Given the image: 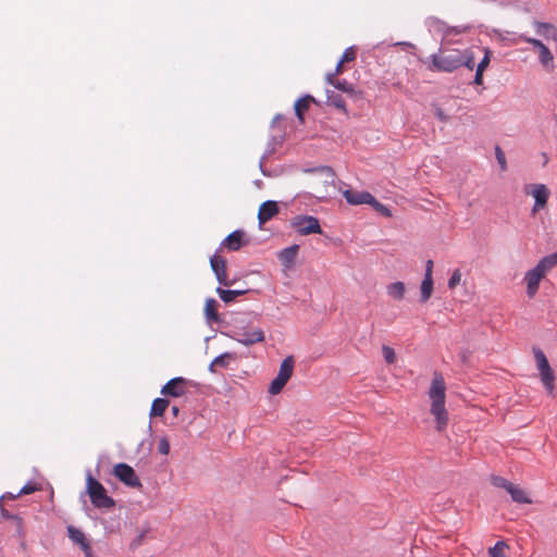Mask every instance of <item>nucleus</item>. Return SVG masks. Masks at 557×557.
<instances>
[{
    "mask_svg": "<svg viewBox=\"0 0 557 557\" xmlns=\"http://www.w3.org/2000/svg\"><path fill=\"white\" fill-rule=\"evenodd\" d=\"M171 412H172V414H173L174 417H177V416H178V413H180V408H178L177 406H173V407L171 408Z\"/></svg>",
    "mask_w": 557,
    "mask_h": 557,
    "instance_id": "nucleus-54",
    "label": "nucleus"
},
{
    "mask_svg": "<svg viewBox=\"0 0 557 557\" xmlns=\"http://www.w3.org/2000/svg\"><path fill=\"white\" fill-rule=\"evenodd\" d=\"M505 548L507 545L503 541H498L493 547L490 548L491 557H507L505 555Z\"/></svg>",
    "mask_w": 557,
    "mask_h": 557,
    "instance_id": "nucleus-32",
    "label": "nucleus"
},
{
    "mask_svg": "<svg viewBox=\"0 0 557 557\" xmlns=\"http://www.w3.org/2000/svg\"><path fill=\"white\" fill-rule=\"evenodd\" d=\"M336 76H337L336 73H333V72L329 73L326 75L327 84H330V85H332L334 87L335 81H338V78H336Z\"/></svg>",
    "mask_w": 557,
    "mask_h": 557,
    "instance_id": "nucleus-51",
    "label": "nucleus"
},
{
    "mask_svg": "<svg viewBox=\"0 0 557 557\" xmlns=\"http://www.w3.org/2000/svg\"><path fill=\"white\" fill-rule=\"evenodd\" d=\"M290 225L300 235L322 234L318 218L312 215H296L292 219Z\"/></svg>",
    "mask_w": 557,
    "mask_h": 557,
    "instance_id": "nucleus-6",
    "label": "nucleus"
},
{
    "mask_svg": "<svg viewBox=\"0 0 557 557\" xmlns=\"http://www.w3.org/2000/svg\"><path fill=\"white\" fill-rule=\"evenodd\" d=\"M491 483L496 487L506 490L507 492H508V488H510L512 485L511 482H509L508 480H506L505 478L499 476V475H492Z\"/></svg>",
    "mask_w": 557,
    "mask_h": 557,
    "instance_id": "nucleus-34",
    "label": "nucleus"
},
{
    "mask_svg": "<svg viewBox=\"0 0 557 557\" xmlns=\"http://www.w3.org/2000/svg\"><path fill=\"white\" fill-rule=\"evenodd\" d=\"M278 213V206L274 200L264 201L258 212V220L260 224H263L271 220L274 215Z\"/></svg>",
    "mask_w": 557,
    "mask_h": 557,
    "instance_id": "nucleus-15",
    "label": "nucleus"
},
{
    "mask_svg": "<svg viewBox=\"0 0 557 557\" xmlns=\"http://www.w3.org/2000/svg\"><path fill=\"white\" fill-rule=\"evenodd\" d=\"M397 45H408V44L405 41H401V42H398Z\"/></svg>",
    "mask_w": 557,
    "mask_h": 557,
    "instance_id": "nucleus-58",
    "label": "nucleus"
},
{
    "mask_svg": "<svg viewBox=\"0 0 557 557\" xmlns=\"http://www.w3.org/2000/svg\"><path fill=\"white\" fill-rule=\"evenodd\" d=\"M432 271H433V261L428 260L426 264H425L424 277L432 276Z\"/></svg>",
    "mask_w": 557,
    "mask_h": 557,
    "instance_id": "nucleus-50",
    "label": "nucleus"
},
{
    "mask_svg": "<svg viewBox=\"0 0 557 557\" xmlns=\"http://www.w3.org/2000/svg\"><path fill=\"white\" fill-rule=\"evenodd\" d=\"M507 493L510 495L512 502H515L517 504H531L532 503V499L529 497L527 492L513 483H512L511 487L508 488Z\"/></svg>",
    "mask_w": 557,
    "mask_h": 557,
    "instance_id": "nucleus-21",
    "label": "nucleus"
},
{
    "mask_svg": "<svg viewBox=\"0 0 557 557\" xmlns=\"http://www.w3.org/2000/svg\"><path fill=\"white\" fill-rule=\"evenodd\" d=\"M495 157L498 162L499 169L502 171H506L507 170L506 156H505V152L503 151V149L498 145L495 146Z\"/></svg>",
    "mask_w": 557,
    "mask_h": 557,
    "instance_id": "nucleus-36",
    "label": "nucleus"
},
{
    "mask_svg": "<svg viewBox=\"0 0 557 557\" xmlns=\"http://www.w3.org/2000/svg\"><path fill=\"white\" fill-rule=\"evenodd\" d=\"M299 246L298 245H292L289 247H286L282 249L278 252V260L283 267L286 269H289L295 263L296 257L298 255Z\"/></svg>",
    "mask_w": 557,
    "mask_h": 557,
    "instance_id": "nucleus-16",
    "label": "nucleus"
},
{
    "mask_svg": "<svg viewBox=\"0 0 557 557\" xmlns=\"http://www.w3.org/2000/svg\"><path fill=\"white\" fill-rule=\"evenodd\" d=\"M375 211H377L379 213H381L382 215L386 216V218H389L392 216V211L391 209L381 203L380 201L376 200V198H374V201L372 202V205H370Z\"/></svg>",
    "mask_w": 557,
    "mask_h": 557,
    "instance_id": "nucleus-37",
    "label": "nucleus"
},
{
    "mask_svg": "<svg viewBox=\"0 0 557 557\" xmlns=\"http://www.w3.org/2000/svg\"><path fill=\"white\" fill-rule=\"evenodd\" d=\"M534 357H535L536 366H537L540 373L542 371H546V370L550 369L548 360H547L545 354L541 349H536L534 351Z\"/></svg>",
    "mask_w": 557,
    "mask_h": 557,
    "instance_id": "nucleus-30",
    "label": "nucleus"
},
{
    "mask_svg": "<svg viewBox=\"0 0 557 557\" xmlns=\"http://www.w3.org/2000/svg\"><path fill=\"white\" fill-rule=\"evenodd\" d=\"M459 63H460V67L465 66V67L469 69L470 71H472L475 66L473 52L469 49L459 51Z\"/></svg>",
    "mask_w": 557,
    "mask_h": 557,
    "instance_id": "nucleus-29",
    "label": "nucleus"
},
{
    "mask_svg": "<svg viewBox=\"0 0 557 557\" xmlns=\"http://www.w3.org/2000/svg\"><path fill=\"white\" fill-rule=\"evenodd\" d=\"M314 98L311 95H305L304 97L296 100L294 104V111L297 119L302 123L305 121L304 113L308 110L310 102H313Z\"/></svg>",
    "mask_w": 557,
    "mask_h": 557,
    "instance_id": "nucleus-19",
    "label": "nucleus"
},
{
    "mask_svg": "<svg viewBox=\"0 0 557 557\" xmlns=\"http://www.w3.org/2000/svg\"><path fill=\"white\" fill-rule=\"evenodd\" d=\"M344 197L349 205H372L374 201V196L369 191H354L351 189H346L344 191Z\"/></svg>",
    "mask_w": 557,
    "mask_h": 557,
    "instance_id": "nucleus-13",
    "label": "nucleus"
},
{
    "mask_svg": "<svg viewBox=\"0 0 557 557\" xmlns=\"http://www.w3.org/2000/svg\"><path fill=\"white\" fill-rule=\"evenodd\" d=\"M247 292V289H224L221 286L216 287V294L221 300L226 304L234 301L238 296H242Z\"/></svg>",
    "mask_w": 557,
    "mask_h": 557,
    "instance_id": "nucleus-22",
    "label": "nucleus"
},
{
    "mask_svg": "<svg viewBox=\"0 0 557 557\" xmlns=\"http://www.w3.org/2000/svg\"><path fill=\"white\" fill-rule=\"evenodd\" d=\"M420 290H421L420 301L426 302L430 299V297L432 295V290H433V277L432 276L423 277V280L421 282Z\"/></svg>",
    "mask_w": 557,
    "mask_h": 557,
    "instance_id": "nucleus-26",
    "label": "nucleus"
},
{
    "mask_svg": "<svg viewBox=\"0 0 557 557\" xmlns=\"http://www.w3.org/2000/svg\"><path fill=\"white\" fill-rule=\"evenodd\" d=\"M382 352H383L384 360L387 363L391 364V363L395 362L396 355H395V351H394V349L392 347L384 345L382 347Z\"/></svg>",
    "mask_w": 557,
    "mask_h": 557,
    "instance_id": "nucleus-41",
    "label": "nucleus"
},
{
    "mask_svg": "<svg viewBox=\"0 0 557 557\" xmlns=\"http://www.w3.org/2000/svg\"><path fill=\"white\" fill-rule=\"evenodd\" d=\"M305 172L307 173H323L325 174V183L327 184H333L334 181H335V172L333 171V169L331 166H327V165H320V166H315V168H310V169H306Z\"/></svg>",
    "mask_w": 557,
    "mask_h": 557,
    "instance_id": "nucleus-28",
    "label": "nucleus"
},
{
    "mask_svg": "<svg viewBox=\"0 0 557 557\" xmlns=\"http://www.w3.org/2000/svg\"><path fill=\"white\" fill-rule=\"evenodd\" d=\"M0 509H1L4 518H7V519L11 518V515L9 512H7L1 506H0Z\"/></svg>",
    "mask_w": 557,
    "mask_h": 557,
    "instance_id": "nucleus-57",
    "label": "nucleus"
},
{
    "mask_svg": "<svg viewBox=\"0 0 557 557\" xmlns=\"http://www.w3.org/2000/svg\"><path fill=\"white\" fill-rule=\"evenodd\" d=\"M460 280H461V273L458 269H456L453 272V274L450 275V277L448 278V283H447L448 288H450V289L455 288L460 283Z\"/></svg>",
    "mask_w": 557,
    "mask_h": 557,
    "instance_id": "nucleus-42",
    "label": "nucleus"
},
{
    "mask_svg": "<svg viewBox=\"0 0 557 557\" xmlns=\"http://www.w3.org/2000/svg\"><path fill=\"white\" fill-rule=\"evenodd\" d=\"M37 490L38 487L35 484L28 482L16 493V496L32 494Z\"/></svg>",
    "mask_w": 557,
    "mask_h": 557,
    "instance_id": "nucleus-46",
    "label": "nucleus"
},
{
    "mask_svg": "<svg viewBox=\"0 0 557 557\" xmlns=\"http://www.w3.org/2000/svg\"><path fill=\"white\" fill-rule=\"evenodd\" d=\"M429 26H430V28H433L434 30L444 33V34H445V30L447 29L446 23H444L443 21H441L440 18H436V17H431L429 20Z\"/></svg>",
    "mask_w": 557,
    "mask_h": 557,
    "instance_id": "nucleus-38",
    "label": "nucleus"
},
{
    "mask_svg": "<svg viewBox=\"0 0 557 557\" xmlns=\"http://www.w3.org/2000/svg\"><path fill=\"white\" fill-rule=\"evenodd\" d=\"M491 54H492L491 50L488 48H484V55H483L482 60L479 62V64L476 65L475 70H478L480 72H484L485 69L490 64Z\"/></svg>",
    "mask_w": 557,
    "mask_h": 557,
    "instance_id": "nucleus-39",
    "label": "nucleus"
},
{
    "mask_svg": "<svg viewBox=\"0 0 557 557\" xmlns=\"http://www.w3.org/2000/svg\"><path fill=\"white\" fill-rule=\"evenodd\" d=\"M540 377H541V381H542L543 386L546 389V392L549 395H553V392H554V388H555V385H554L555 373H554L553 369L550 368V369H548L546 371H542L540 373Z\"/></svg>",
    "mask_w": 557,
    "mask_h": 557,
    "instance_id": "nucleus-24",
    "label": "nucleus"
},
{
    "mask_svg": "<svg viewBox=\"0 0 557 557\" xmlns=\"http://www.w3.org/2000/svg\"><path fill=\"white\" fill-rule=\"evenodd\" d=\"M218 301L214 298H208L205 306V317L208 323H219L221 321L216 311Z\"/></svg>",
    "mask_w": 557,
    "mask_h": 557,
    "instance_id": "nucleus-20",
    "label": "nucleus"
},
{
    "mask_svg": "<svg viewBox=\"0 0 557 557\" xmlns=\"http://www.w3.org/2000/svg\"><path fill=\"white\" fill-rule=\"evenodd\" d=\"M435 116L442 121V122H446L448 120L447 115L444 113V111L441 109V108H437L435 110Z\"/></svg>",
    "mask_w": 557,
    "mask_h": 557,
    "instance_id": "nucleus-49",
    "label": "nucleus"
},
{
    "mask_svg": "<svg viewBox=\"0 0 557 557\" xmlns=\"http://www.w3.org/2000/svg\"><path fill=\"white\" fill-rule=\"evenodd\" d=\"M282 117H283V115H282V114H276V115L273 117V120H272V124H271V125H272V126H274V125H275V123H276V122H278Z\"/></svg>",
    "mask_w": 557,
    "mask_h": 557,
    "instance_id": "nucleus-55",
    "label": "nucleus"
},
{
    "mask_svg": "<svg viewBox=\"0 0 557 557\" xmlns=\"http://www.w3.org/2000/svg\"><path fill=\"white\" fill-rule=\"evenodd\" d=\"M432 66L431 70L437 72H454L460 67L459 63V50H455L449 54L440 55L433 53L431 55Z\"/></svg>",
    "mask_w": 557,
    "mask_h": 557,
    "instance_id": "nucleus-5",
    "label": "nucleus"
},
{
    "mask_svg": "<svg viewBox=\"0 0 557 557\" xmlns=\"http://www.w3.org/2000/svg\"><path fill=\"white\" fill-rule=\"evenodd\" d=\"M546 259L548 260L550 267H557V250L553 253H549L547 256H545Z\"/></svg>",
    "mask_w": 557,
    "mask_h": 557,
    "instance_id": "nucleus-47",
    "label": "nucleus"
},
{
    "mask_svg": "<svg viewBox=\"0 0 557 557\" xmlns=\"http://www.w3.org/2000/svg\"><path fill=\"white\" fill-rule=\"evenodd\" d=\"M230 337L245 346H251L264 341V332L260 327H253L250 331L238 329Z\"/></svg>",
    "mask_w": 557,
    "mask_h": 557,
    "instance_id": "nucleus-8",
    "label": "nucleus"
},
{
    "mask_svg": "<svg viewBox=\"0 0 557 557\" xmlns=\"http://www.w3.org/2000/svg\"><path fill=\"white\" fill-rule=\"evenodd\" d=\"M114 475L129 487H140L141 482L138 479L135 470L125 462H120L114 466Z\"/></svg>",
    "mask_w": 557,
    "mask_h": 557,
    "instance_id": "nucleus-9",
    "label": "nucleus"
},
{
    "mask_svg": "<svg viewBox=\"0 0 557 557\" xmlns=\"http://www.w3.org/2000/svg\"><path fill=\"white\" fill-rule=\"evenodd\" d=\"M539 272H541L543 274V276L546 275L547 272H549L553 267H550L548 260L546 259V257H543L537 263L536 265L534 267Z\"/></svg>",
    "mask_w": 557,
    "mask_h": 557,
    "instance_id": "nucleus-40",
    "label": "nucleus"
},
{
    "mask_svg": "<svg viewBox=\"0 0 557 557\" xmlns=\"http://www.w3.org/2000/svg\"><path fill=\"white\" fill-rule=\"evenodd\" d=\"M87 493L91 504L96 508H111L115 505V500L108 495L104 486L90 472L87 474Z\"/></svg>",
    "mask_w": 557,
    "mask_h": 557,
    "instance_id": "nucleus-2",
    "label": "nucleus"
},
{
    "mask_svg": "<svg viewBox=\"0 0 557 557\" xmlns=\"http://www.w3.org/2000/svg\"><path fill=\"white\" fill-rule=\"evenodd\" d=\"M473 84L482 85L483 84V72L475 70V75L473 79Z\"/></svg>",
    "mask_w": 557,
    "mask_h": 557,
    "instance_id": "nucleus-48",
    "label": "nucleus"
},
{
    "mask_svg": "<svg viewBox=\"0 0 557 557\" xmlns=\"http://www.w3.org/2000/svg\"><path fill=\"white\" fill-rule=\"evenodd\" d=\"M334 88L349 95L354 96L356 95V90L352 84L348 83L346 79H338L335 81Z\"/></svg>",
    "mask_w": 557,
    "mask_h": 557,
    "instance_id": "nucleus-31",
    "label": "nucleus"
},
{
    "mask_svg": "<svg viewBox=\"0 0 557 557\" xmlns=\"http://www.w3.org/2000/svg\"><path fill=\"white\" fill-rule=\"evenodd\" d=\"M215 368H216V364H213V360H212L211 363L209 364V371L211 373H214L215 372Z\"/></svg>",
    "mask_w": 557,
    "mask_h": 557,
    "instance_id": "nucleus-56",
    "label": "nucleus"
},
{
    "mask_svg": "<svg viewBox=\"0 0 557 557\" xmlns=\"http://www.w3.org/2000/svg\"><path fill=\"white\" fill-rule=\"evenodd\" d=\"M282 143V138L281 139H277L275 136H271L268 144H267V147H265V150H264V153L262 154V159H267L269 158L272 153H274L275 151V147L277 144Z\"/></svg>",
    "mask_w": 557,
    "mask_h": 557,
    "instance_id": "nucleus-33",
    "label": "nucleus"
},
{
    "mask_svg": "<svg viewBox=\"0 0 557 557\" xmlns=\"http://www.w3.org/2000/svg\"><path fill=\"white\" fill-rule=\"evenodd\" d=\"M169 406V400L165 398L158 397L152 401L150 408L151 417H161Z\"/></svg>",
    "mask_w": 557,
    "mask_h": 557,
    "instance_id": "nucleus-27",
    "label": "nucleus"
},
{
    "mask_svg": "<svg viewBox=\"0 0 557 557\" xmlns=\"http://www.w3.org/2000/svg\"><path fill=\"white\" fill-rule=\"evenodd\" d=\"M294 357L287 356L281 363L276 377L271 382L269 393L278 394L290 379L294 371Z\"/></svg>",
    "mask_w": 557,
    "mask_h": 557,
    "instance_id": "nucleus-3",
    "label": "nucleus"
},
{
    "mask_svg": "<svg viewBox=\"0 0 557 557\" xmlns=\"http://www.w3.org/2000/svg\"><path fill=\"white\" fill-rule=\"evenodd\" d=\"M66 530L69 539L81 547L85 557H94L90 543L83 531L74 525H69Z\"/></svg>",
    "mask_w": 557,
    "mask_h": 557,
    "instance_id": "nucleus-11",
    "label": "nucleus"
},
{
    "mask_svg": "<svg viewBox=\"0 0 557 557\" xmlns=\"http://www.w3.org/2000/svg\"><path fill=\"white\" fill-rule=\"evenodd\" d=\"M543 274L539 272L535 268L527 271L524 275V281L527 283V295L532 298L539 289V285L541 280L543 278Z\"/></svg>",
    "mask_w": 557,
    "mask_h": 557,
    "instance_id": "nucleus-14",
    "label": "nucleus"
},
{
    "mask_svg": "<svg viewBox=\"0 0 557 557\" xmlns=\"http://www.w3.org/2000/svg\"><path fill=\"white\" fill-rule=\"evenodd\" d=\"M445 381L441 374L435 373L429 397L431 399V413L435 417L437 431H443L447 426L448 413L445 409Z\"/></svg>",
    "mask_w": 557,
    "mask_h": 557,
    "instance_id": "nucleus-1",
    "label": "nucleus"
},
{
    "mask_svg": "<svg viewBox=\"0 0 557 557\" xmlns=\"http://www.w3.org/2000/svg\"><path fill=\"white\" fill-rule=\"evenodd\" d=\"M210 265L220 285L231 286L233 281H230L226 275V261L224 258L213 255L210 258Z\"/></svg>",
    "mask_w": 557,
    "mask_h": 557,
    "instance_id": "nucleus-10",
    "label": "nucleus"
},
{
    "mask_svg": "<svg viewBox=\"0 0 557 557\" xmlns=\"http://www.w3.org/2000/svg\"><path fill=\"white\" fill-rule=\"evenodd\" d=\"M264 161H265V159H262V158L260 159L259 168H260L261 173H262L264 176H267V175H268V172H267V170H265V168H264V165H263V164H264Z\"/></svg>",
    "mask_w": 557,
    "mask_h": 557,
    "instance_id": "nucleus-52",
    "label": "nucleus"
},
{
    "mask_svg": "<svg viewBox=\"0 0 557 557\" xmlns=\"http://www.w3.org/2000/svg\"><path fill=\"white\" fill-rule=\"evenodd\" d=\"M158 451L162 455H168L170 453V442L168 437L163 436L159 440Z\"/></svg>",
    "mask_w": 557,
    "mask_h": 557,
    "instance_id": "nucleus-43",
    "label": "nucleus"
},
{
    "mask_svg": "<svg viewBox=\"0 0 557 557\" xmlns=\"http://www.w3.org/2000/svg\"><path fill=\"white\" fill-rule=\"evenodd\" d=\"M524 191L528 195H532L534 198V205L531 210L532 214H535L546 207L550 196V190L545 184L527 185Z\"/></svg>",
    "mask_w": 557,
    "mask_h": 557,
    "instance_id": "nucleus-7",
    "label": "nucleus"
},
{
    "mask_svg": "<svg viewBox=\"0 0 557 557\" xmlns=\"http://www.w3.org/2000/svg\"><path fill=\"white\" fill-rule=\"evenodd\" d=\"M233 358V354L223 352L213 359V364L220 368H227L230 359Z\"/></svg>",
    "mask_w": 557,
    "mask_h": 557,
    "instance_id": "nucleus-35",
    "label": "nucleus"
},
{
    "mask_svg": "<svg viewBox=\"0 0 557 557\" xmlns=\"http://www.w3.org/2000/svg\"><path fill=\"white\" fill-rule=\"evenodd\" d=\"M519 39L521 41L532 45L534 49H537L539 62L541 63V65L548 72L554 71V54L552 53L547 46H545L540 39L529 37L525 34L519 35Z\"/></svg>",
    "mask_w": 557,
    "mask_h": 557,
    "instance_id": "nucleus-4",
    "label": "nucleus"
},
{
    "mask_svg": "<svg viewBox=\"0 0 557 557\" xmlns=\"http://www.w3.org/2000/svg\"><path fill=\"white\" fill-rule=\"evenodd\" d=\"M469 29H470L469 26H447V29L445 30V35L446 36L451 35V34L459 35V34H463V33L468 32Z\"/></svg>",
    "mask_w": 557,
    "mask_h": 557,
    "instance_id": "nucleus-44",
    "label": "nucleus"
},
{
    "mask_svg": "<svg viewBox=\"0 0 557 557\" xmlns=\"http://www.w3.org/2000/svg\"><path fill=\"white\" fill-rule=\"evenodd\" d=\"M387 295L395 299V300H401L405 296L406 287L405 284L400 281L391 283L386 287Z\"/></svg>",
    "mask_w": 557,
    "mask_h": 557,
    "instance_id": "nucleus-23",
    "label": "nucleus"
},
{
    "mask_svg": "<svg viewBox=\"0 0 557 557\" xmlns=\"http://www.w3.org/2000/svg\"><path fill=\"white\" fill-rule=\"evenodd\" d=\"M535 33L545 39H553L557 41V27L552 23L534 21Z\"/></svg>",
    "mask_w": 557,
    "mask_h": 557,
    "instance_id": "nucleus-17",
    "label": "nucleus"
},
{
    "mask_svg": "<svg viewBox=\"0 0 557 557\" xmlns=\"http://www.w3.org/2000/svg\"><path fill=\"white\" fill-rule=\"evenodd\" d=\"M185 379L176 376L168 381L161 388V394L171 397H180L185 394L184 389Z\"/></svg>",
    "mask_w": 557,
    "mask_h": 557,
    "instance_id": "nucleus-12",
    "label": "nucleus"
},
{
    "mask_svg": "<svg viewBox=\"0 0 557 557\" xmlns=\"http://www.w3.org/2000/svg\"><path fill=\"white\" fill-rule=\"evenodd\" d=\"M326 102H327V104L333 106L336 109H339V110H343L344 112H346L345 100L339 94H336L333 90H326Z\"/></svg>",
    "mask_w": 557,
    "mask_h": 557,
    "instance_id": "nucleus-25",
    "label": "nucleus"
},
{
    "mask_svg": "<svg viewBox=\"0 0 557 557\" xmlns=\"http://www.w3.org/2000/svg\"><path fill=\"white\" fill-rule=\"evenodd\" d=\"M356 59V52L354 50V47H348L347 49H345L342 58H341V62H350V61H354Z\"/></svg>",
    "mask_w": 557,
    "mask_h": 557,
    "instance_id": "nucleus-45",
    "label": "nucleus"
},
{
    "mask_svg": "<svg viewBox=\"0 0 557 557\" xmlns=\"http://www.w3.org/2000/svg\"><path fill=\"white\" fill-rule=\"evenodd\" d=\"M244 232L242 230H235L228 234L221 245H225L231 251H237L243 246Z\"/></svg>",
    "mask_w": 557,
    "mask_h": 557,
    "instance_id": "nucleus-18",
    "label": "nucleus"
},
{
    "mask_svg": "<svg viewBox=\"0 0 557 557\" xmlns=\"http://www.w3.org/2000/svg\"><path fill=\"white\" fill-rule=\"evenodd\" d=\"M343 63H344V62H341V60H339V61L337 62L336 67H335V70H334V72H333V73H336V75L341 74V73H342V69H343Z\"/></svg>",
    "mask_w": 557,
    "mask_h": 557,
    "instance_id": "nucleus-53",
    "label": "nucleus"
}]
</instances>
